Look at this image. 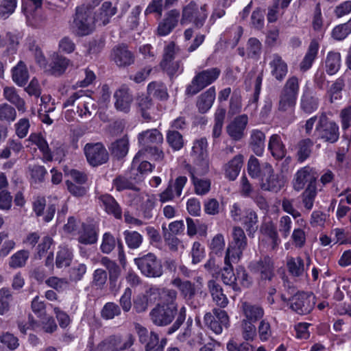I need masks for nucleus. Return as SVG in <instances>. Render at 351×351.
Listing matches in <instances>:
<instances>
[{"instance_id": "f257e3e1", "label": "nucleus", "mask_w": 351, "mask_h": 351, "mask_svg": "<svg viewBox=\"0 0 351 351\" xmlns=\"http://www.w3.org/2000/svg\"><path fill=\"white\" fill-rule=\"evenodd\" d=\"M152 322L158 326H166L169 325L175 317L176 321L167 331L168 335H171L177 331L183 324L186 317V310L184 306L178 309L176 303L158 304L149 313Z\"/></svg>"}, {"instance_id": "f03ea898", "label": "nucleus", "mask_w": 351, "mask_h": 351, "mask_svg": "<svg viewBox=\"0 0 351 351\" xmlns=\"http://www.w3.org/2000/svg\"><path fill=\"white\" fill-rule=\"evenodd\" d=\"M135 341L132 334L125 337L119 335H112L101 341L97 345L90 343L89 351H123L129 350Z\"/></svg>"}, {"instance_id": "7ed1b4c3", "label": "nucleus", "mask_w": 351, "mask_h": 351, "mask_svg": "<svg viewBox=\"0 0 351 351\" xmlns=\"http://www.w3.org/2000/svg\"><path fill=\"white\" fill-rule=\"evenodd\" d=\"M206 5L200 8L193 1L183 7L180 24L184 25L192 23L197 29L202 27L207 19Z\"/></svg>"}, {"instance_id": "20e7f679", "label": "nucleus", "mask_w": 351, "mask_h": 351, "mask_svg": "<svg viewBox=\"0 0 351 351\" xmlns=\"http://www.w3.org/2000/svg\"><path fill=\"white\" fill-rule=\"evenodd\" d=\"M134 263L142 274L148 278H159L163 274V265L160 260L154 254L149 252L136 258Z\"/></svg>"}, {"instance_id": "39448f33", "label": "nucleus", "mask_w": 351, "mask_h": 351, "mask_svg": "<svg viewBox=\"0 0 351 351\" xmlns=\"http://www.w3.org/2000/svg\"><path fill=\"white\" fill-rule=\"evenodd\" d=\"M221 71L215 67L204 70L195 75L186 90L187 95H194L205 87L214 82L219 76Z\"/></svg>"}, {"instance_id": "423d86ee", "label": "nucleus", "mask_w": 351, "mask_h": 351, "mask_svg": "<svg viewBox=\"0 0 351 351\" xmlns=\"http://www.w3.org/2000/svg\"><path fill=\"white\" fill-rule=\"evenodd\" d=\"M318 137L324 142L334 143L339 138V128L337 123L330 120L325 113H322L315 127Z\"/></svg>"}, {"instance_id": "0eeeda50", "label": "nucleus", "mask_w": 351, "mask_h": 351, "mask_svg": "<svg viewBox=\"0 0 351 351\" xmlns=\"http://www.w3.org/2000/svg\"><path fill=\"white\" fill-rule=\"evenodd\" d=\"M204 322L206 326L217 335L222 333L223 329H226L230 326L227 312L219 308H215L212 312L206 313L204 317Z\"/></svg>"}, {"instance_id": "6e6552de", "label": "nucleus", "mask_w": 351, "mask_h": 351, "mask_svg": "<svg viewBox=\"0 0 351 351\" xmlns=\"http://www.w3.org/2000/svg\"><path fill=\"white\" fill-rule=\"evenodd\" d=\"M247 247V238L243 230L234 227L232 231V241L227 249L226 255L228 260L231 257L232 263H237L241 258L243 250Z\"/></svg>"}, {"instance_id": "1a4fd4ad", "label": "nucleus", "mask_w": 351, "mask_h": 351, "mask_svg": "<svg viewBox=\"0 0 351 351\" xmlns=\"http://www.w3.org/2000/svg\"><path fill=\"white\" fill-rule=\"evenodd\" d=\"M290 300V308L298 315L310 313L315 304V296L313 293H298Z\"/></svg>"}, {"instance_id": "9d476101", "label": "nucleus", "mask_w": 351, "mask_h": 351, "mask_svg": "<svg viewBox=\"0 0 351 351\" xmlns=\"http://www.w3.org/2000/svg\"><path fill=\"white\" fill-rule=\"evenodd\" d=\"M84 152L88 162L93 167L105 164L109 159L108 153L101 143H87Z\"/></svg>"}, {"instance_id": "9b49d317", "label": "nucleus", "mask_w": 351, "mask_h": 351, "mask_svg": "<svg viewBox=\"0 0 351 351\" xmlns=\"http://www.w3.org/2000/svg\"><path fill=\"white\" fill-rule=\"evenodd\" d=\"M263 169L261 189L275 193L279 191L285 185L283 177L275 173L272 166L268 162L263 164Z\"/></svg>"}, {"instance_id": "f8f14e48", "label": "nucleus", "mask_w": 351, "mask_h": 351, "mask_svg": "<svg viewBox=\"0 0 351 351\" xmlns=\"http://www.w3.org/2000/svg\"><path fill=\"white\" fill-rule=\"evenodd\" d=\"M73 25L78 29L79 34L82 35L88 34L93 25L91 10L84 5L77 7L73 20Z\"/></svg>"}, {"instance_id": "ddd939ff", "label": "nucleus", "mask_w": 351, "mask_h": 351, "mask_svg": "<svg viewBox=\"0 0 351 351\" xmlns=\"http://www.w3.org/2000/svg\"><path fill=\"white\" fill-rule=\"evenodd\" d=\"M208 142L205 137L194 141L192 154L195 157L196 167H201L200 173L205 174L208 171Z\"/></svg>"}, {"instance_id": "4468645a", "label": "nucleus", "mask_w": 351, "mask_h": 351, "mask_svg": "<svg viewBox=\"0 0 351 351\" xmlns=\"http://www.w3.org/2000/svg\"><path fill=\"white\" fill-rule=\"evenodd\" d=\"M317 174L313 168L306 166L300 169L294 176L293 180V187L294 190L300 191L305 185L315 186L317 185Z\"/></svg>"}, {"instance_id": "2eb2a0df", "label": "nucleus", "mask_w": 351, "mask_h": 351, "mask_svg": "<svg viewBox=\"0 0 351 351\" xmlns=\"http://www.w3.org/2000/svg\"><path fill=\"white\" fill-rule=\"evenodd\" d=\"M249 268L254 273L259 274L262 280L271 281L275 275L274 262L268 256L261 257L258 261H252Z\"/></svg>"}, {"instance_id": "dca6fc26", "label": "nucleus", "mask_w": 351, "mask_h": 351, "mask_svg": "<svg viewBox=\"0 0 351 351\" xmlns=\"http://www.w3.org/2000/svg\"><path fill=\"white\" fill-rule=\"evenodd\" d=\"M100 263L108 271L110 290L114 292L117 291L120 287V283L118 282L121 273L120 267L115 261L106 256L102 257Z\"/></svg>"}, {"instance_id": "f3484780", "label": "nucleus", "mask_w": 351, "mask_h": 351, "mask_svg": "<svg viewBox=\"0 0 351 351\" xmlns=\"http://www.w3.org/2000/svg\"><path fill=\"white\" fill-rule=\"evenodd\" d=\"M247 123L248 117L246 114L236 117L226 127L228 134L234 141L241 140L244 137Z\"/></svg>"}, {"instance_id": "a211bd4d", "label": "nucleus", "mask_w": 351, "mask_h": 351, "mask_svg": "<svg viewBox=\"0 0 351 351\" xmlns=\"http://www.w3.org/2000/svg\"><path fill=\"white\" fill-rule=\"evenodd\" d=\"M114 107L117 110L125 113L130 111L133 96L127 86H122L117 89L114 93Z\"/></svg>"}, {"instance_id": "6ab92c4d", "label": "nucleus", "mask_w": 351, "mask_h": 351, "mask_svg": "<svg viewBox=\"0 0 351 351\" xmlns=\"http://www.w3.org/2000/svg\"><path fill=\"white\" fill-rule=\"evenodd\" d=\"M112 58L119 67H126L134 62V55L126 45L115 47L112 52Z\"/></svg>"}, {"instance_id": "aec40b11", "label": "nucleus", "mask_w": 351, "mask_h": 351, "mask_svg": "<svg viewBox=\"0 0 351 351\" xmlns=\"http://www.w3.org/2000/svg\"><path fill=\"white\" fill-rule=\"evenodd\" d=\"M319 99L316 93L308 87H306L300 99V108L307 114L315 111L319 106Z\"/></svg>"}, {"instance_id": "412c9836", "label": "nucleus", "mask_w": 351, "mask_h": 351, "mask_svg": "<svg viewBox=\"0 0 351 351\" xmlns=\"http://www.w3.org/2000/svg\"><path fill=\"white\" fill-rule=\"evenodd\" d=\"M180 14L176 9L169 11L163 21L160 23L158 27V33L160 36L169 34L177 25Z\"/></svg>"}, {"instance_id": "4be33fe9", "label": "nucleus", "mask_w": 351, "mask_h": 351, "mask_svg": "<svg viewBox=\"0 0 351 351\" xmlns=\"http://www.w3.org/2000/svg\"><path fill=\"white\" fill-rule=\"evenodd\" d=\"M271 58L272 60L269 62L271 74L277 81L282 82L288 73L287 64L278 53L273 54Z\"/></svg>"}, {"instance_id": "5701e85b", "label": "nucleus", "mask_w": 351, "mask_h": 351, "mask_svg": "<svg viewBox=\"0 0 351 351\" xmlns=\"http://www.w3.org/2000/svg\"><path fill=\"white\" fill-rule=\"evenodd\" d=\"M70 61L66 58L54 53L51 56V60L47 68L46 72L55 76H60L64 73L69 66Z\"/></svg>"}, {"instance_id": "b1692460", "label": "nucleus", "mask_w": 351, "mask_h": 351, "mask_svg": "<svg viewBox=\"0 0 351 351\" xmlns=\"http://www.w3.org/2000/svg\"><path fill=\"white\" fill-rule=\"evenodd\" d=\"M232 262L231 257L229 256L228 260L226 255L224 258L225 266L221 269V279L225 285L230 286L234 291H240V287L237 283V276H236L233 271Z\"/></svg>"}, {"instance_id": "393cba45", "label": "nucleus", "mask_w": 351, "mask_h": 351, "mask_svg": "<svg viewBox=\"0 0 351 351\" xmlns=\"http://www.w3.org/2000/svg\"><path fill=\"white\" fill-rule=\"evenodd\" d=\"M208 291L213 302L220 308H225L228 304V299L223 293L221 286L215 280H210L207 283Z\"/></svg>"}, {"instance_id": "a878e982", "label": "nucleus", "mask_w": 351, "mask_h": 351, "mask_svg": "<svg viewBox=\"0 0 351 351\" xmlns=\"http://www.w3.org/2000/svg\"><path fill=\"white\" fill-rule=\"evenodd\" d=\"M138 141L143 148H145L152 146V145L162 143L163 136L157 129L147 130L138 134Z\"/></svg>"}, {"instance_id": "bb28decb", "label": "nucleus", "mask_w": 351, "mask_h": 351, "mask_svg": "<svg viewBox=\"0 0 351 351\" xmlns=\"http://www.w3.org/2000/svg\"><path fill=\"white\" fill-rule=\"evenodd\" d=\"M99 200L108 214L112 215L117 219L121 218V208L112 196L108 194L101 195L99 197Z\"/></svg>"}, {"instance_id": "cd10ccee", "label": "nucleus", "mask_w": 351, "mask_h": 351, "mask_svg": "<svg viewBox=\"0 0 351 351\" xmlns=\"http://www.w3.org/2000/svg\"><path fill=\"white\" fill-rule=\"evenodd\" d=\"M268 149L273 157L277 160L282 159L287 153L285 145L282 143L280 135L272 134L269 140Z\"/></svg>"}, {"instance_id": "c85d7f7f", "label": "nucleus", "mask_w": 351, "mask_h": 351, "mask_svg": "<svg viewBox=\"0 0 351 351\" xmlns=\"http://www.w3.org/2000/svg\"><path fill=\"white\" fill-rule=\"evenodd\" d=\"M112 156L117 160L123 158L128 153L129 140L127 136L112 142L109 147Z\"/></svg>"}, {"instance_id": "c756f323", "label": "nucleus", "mask_w": 351, "mask_h": 351, "mask_svg": "<svg viewBox=\"0 0 351 351\" xmlns=\"http://www.w3.org/2000/svg\"><path fill=\"white\" fill-rule=\"evenodd\" d=\"M201 167H195L190 171L191 179L195 186V193L198 195L206 194L210 188V182L209 180L198 179L196 176L203 175L200 173Z\"/></svg>"}, {"instance_id": "7c9ffc66", "label": "nucleus", "mask_w": 351, "mask_h": 351, "mask_svg": "<svg viewBox=\"0 0 351 351\" xmlns=\"http://www.w3.org/2000/svg\"><path fill=\"white\" fill-rule=\"evenodd\" d=\"M318 49L319 44L317 41L315 39L312 40L308 46L307 52L300 64V69L302 71H306L311 67L317 57Z\"/></svg>"}, {"instance_id": "2f4dec72", "label": "nucleus", "mask_w": 351, "mask_h": 351, "mask_svg": "<svg viewBox=\"0 0 351 351\" xmlns=\"http://www.w3.org/2000/svg\"><path fill=\"white\" fill-rule=\"evenodd\" d=\"M265 135L258 130L252 131L250 145L253 152L260 156L263 154L265 148Z\"/></svg>"}, {"instance_id": "473e14b6", "label": "nucleus", "mask_w": 351, "mask_h": 351, "mask_svg": "<svg viewBox=\"0 0 351 351\" xmlns=\"http://www.w3.org/2000/svg\"><path fill=\"white\" fill-rule=\"evenodd\" d=\"M242 308L245 317L243 320H249L252 323L261 319L264 315L263 308L258 305H252L245 302L242 304Z\"/></svg>"}, {"instance_id": "72a5a7b5", "label": "nucleus", "mask_w": 351, "mask_h": 351, "mask_svg": "<svg viewBox=\"0 0 351 351\" xmlns=\"http://www.w3.org/2000/svg\"><path fill=\"white\" fill-rule=\"evenodd\" d=\"M258 222V216L256 212L251 209L246 210L243 217V224L249 237H253L257 231Z\"/></svg>"}, {"instance_id": "f704fd0d", "label": "nucleus", "mask_w": 351, "mask_h": 351, "mask_svg": "<svg viewBox=\"0 0 351 351\" xmlns=\"http://www.w3.org/2000/svg\"><path fill=\"white\" fill-rule=\"evenodd\" d=\"M313 145V141L308 138L302 139L298 143L296 156L298 162H303L309 158Z\"/></svg>"}, {"instance_id": "c9c22d12", "label": "nucleus", "mask_w": 351, "mask_h": 351, "mask_svg": "<svg viewBox=\"0 0 351 351\" xmlns=\"http://www.w3.org/2000/svg\"><path fill=\"white\" fill-rule=\"evenodd\" d=\"M243 156L241 154L235 156L226 165V176L230 180H234L243 166Z\"/></svg>"}, {"instance_id": "e433bc0d", "label": "nucleus", "mask_w": 351, "mask_h": 351, "mask_svg": "<svg viewBox=\"0 0 351 351\" xmlns=\"http://www.w3.org/2000/svg\"><path fill=\"white\" fill-rule=\"evenodd\" d=\"M215 98V89L214 87H210L206 92L202 93L197 101V106L199 112L202 113L206 112L208 110Z\"/></svg>"}, {"instance_id": "4c0bfd02", "label": "nucleus", "mask_w": 351, "mask_h": 351, "mask_svg": "<svg viewBox=\"0 0 351 351\" xmlns=\"http://www.w3.org/2000/svg\"><path fill=\"white\" fill-rule=\"evenodd\" d=\"M29 140L34 144L36 145L38 149L43 154V157L47 160H52V155L49 147L48 143L43 138V135L40 133H33L29 137Z\"/></svg>"}, {"instance_id": "58836bf2", "label": "nucleus", "mask_w": 351, "mask_h": 351, "mask_svg": "<svg viewBox=\"0 0 351 351\" xmlns=\"http://www.w3.org/2000/svg\"><path fill=\"white\" fill-rule=\"evenodd\" d=\"M97 230L93 225H83V230L80 234L78 241L85 245H92L97 241Z\"/></svg>"}, {"instance_id": "ea45409f", "label": "nucleus", "mask_w": 351, "mask_h": 351, "mask_svg": "<svg viewBox=\"0 0 351 351\" xmlns=\"http://www.w3.org/2000/svg\"><path fill=\"white\" fill-rule=\"evenodd\" d=\"M287 267L290 274L295 277L303 276L305 271L304 262L300 256L288 258Z\"/></svg>"}, {"instance_id": "a19ab883", "label": "nucleus", "mask_w": 351, "mask_h": 351, "mask_svg": "<svg viewBox=\"0 0 351 351\" xmlns=\"http://www.w3.org/2000/svg\"><path fill=\"white\" fill-rule=\"evenodd\" d=\"M3 96L6 100L14 104L19 111L25 110V101L22 98L20 97L14 87H4Z\"/></svg>"}, {"instance_id": "79ce46f5", "label": "nucleus", "mask_w": 351, "mask_h": 351, "mask_svg": "<svg viewBox=\"0 0 351 351\" xmlns=\"http://www.w3.org/2000/svg\"><path fill=\"white\" fill-rule=\"evenodd\" d=\"M297 98L282 91L278 96V110L280 112L293 111L296 105Z\"/></svg>"}, {"instance_id": "37998d69", "label": "nucleus", "mask_w": 351, "mask_h": 351, "mask_svg": "<svg viewBox=\"0 0 351 351\" xmlns=\"http://www.w3.org/2000/svg\"><path fill=\"white\" fill-rule=\"evenodd\" d=\"M326 71L328 75L335 74L341 66V56L338 52L330 51L326 59Z\"/></svg>"}, {"instance_id": "c03bdc74", "label": "nucleus", "mask_w": 351, "mask_h": 351, "mask_svg": "<svg viewBox=\"0 0 351 351\" xmlns=\"http://www.w3.org/2000/svg\"><path fill=\"white\" fill-rule=\"evenodd\" d=\"M171 284L179 289L184 299L195 295V285L189 280L182 281L180 278H176L172 280Z\"/></svg>"}, {"instance_id": "a18cd8bd", "label": "nucleus", "mask_w": 351, "mask_h": 351, "mask_svg": "<svg viewBox=\"0 0 351 351\" xmlns=\"http://www.w3.org/2000/svg\"><path fill=\"white\" fill-rule=\"evenodd\" d=\"M149 156H152L155 160H161L164 157V153L161 150H159L156 146L142 148L134 158L132 165H134L141 157L147 158Z\"/></svg>"}, {"instance_id": "49530a36", "label": "nucleus", "mask_w": 351, "mask_h": 351, "mask_svg": "<svg viewBox=\"0 0 351 351\" xmlns=\"http://www.w3.org/2000/svg\"><path fill=\"white\" fill-rule=\"evenodd\" d=\"M29 75L25 65L20 62L14 67L12 71V79L14 82L20 86L26 84L28 80Z\"/></svg>"}, {"instance_id": "de8ad7c7", "label": "nucleus", "mask_w": 351, "mask_h": 351, "mask_svg": "<svg viewBox=\"0 0 351 351\" xmlns=\"http://www.w3.org/2000/svg\"><path fill=\"white\" fill-rule=\"evenodd\" d=\"M166 139L168 145L174 151H178L184 146L183 136L178 130H168L167 132Z\"/></svg>"}, {"instance_id": "09e8293b", "label": "nucleus", "mask_w": 351, "mask_h": 351, "mask_svg": "<svg viewBox=\"0 0 351 351\" xmlns=\"http://www.w3.org/2000/svg\"><path fill=\"white\" fill-rule=\"evenodd\" d=\"M147 93L160 100H165L168 98L166 86L160 82H152L149 83L147 86Z\"/></svg>"}, {"instance_id": "8fccbe9b", "label": "nucleus", "mask_w": 351, "mask_h": 351, "mask_svg": "<svg viewBox=\"0 0 351 351\" xmlns=\"http://www.w3.org/2000/svg\"><path fill=\"white\" fill-rule=\"evenodd\" d=\"M226 110L218 108L215 114V124L213 128L212 136L213 138H219L221 134L222 128L226 117Z\"/></svg>"}, {"instance_id": "3c124183", "label": "nucleus", "mask_w": 351, "mask_h": 351, "mask_svg": "<svg viewBox=\"0 0 351 351\" xmlns=\"http://www.w3.org/2000/svg\"><path fill=\"white\" fill-rule=\"evenodd\" d=\"M117 12L116 6H113L110 1H105L101 5L100 13L99 15V20L101 21L103 25H106L110 22V19L114 16Z\"/></svg>"}, {"instance_id": "603ef678", "label": "nucleus", "mask_w": 351, "mask_h": 351, "mask_svg": "<svg viewBox=\"0 0 351 351\" xmlns=\"http://www.w3.org/2000/svg\"><path fill=\"white\" fill-rule=\"evenodd\" d=\"M300 90V82L298 77L293 75L289 77L285 82L283 87L282 88V92L289 94L295 98H298V95Z\"/></svg>"}, {"instance_id": "864d4df0", "label": "nucleus", "mask_w": 351, "mask_h": 351, "mask_svg": "<svg viewBox=\"0 0 351 351\" xmlns=\"http://www.w3.org/2000/svg\"><path fill=\"white\" fill-rule=\"evenodd\" d=\"M121 313L120 306L114 302H107L101 311V316L104 319H112Z\"/></svg>"}, {"instance_id": "5fc2aeb1", "label": "nucleus", "mask_w": 351, "mask_h": 351, "mask_svg": "<svg viewBox=\"0 0 351 351\" xmlns=\"http://www.w3.org/2000/svg\"><path fill=\"white\" fill-rule=\"evenodd\" d=\"M72 258L73 254L69 249L66 247H60L56 256V267L58 268H62L69 266Z\"/></svg>"}, {"instance_id": "6e6d98bb", "label": "nucleus", "mask_w": 351, "mask_h": 351, "mask_svg": "<svg viewBox=\"0 0 351 351\" xmlns=\"http://www.w3.org/2000/svg\"><path fill=\"white\" fill-rule=\"evenodd\" d=\"M125 243L130 249H137L143 242L142 235L136 231L125 230L123 232Z\"/></svg>"}, {"instance_id": "4d7b16f0", "label": "nucleus", "mask_w": 351, "mask_h": 351, "mask_svg": "<svg viewBox=\"0 0 351 351\" xmlns=\"http://www.w3.org/2000/svg\"><path fill=\"white\" fill-rule=\"evenodd\" d=\"M316 195L317 185L307 186L302 193V203L306 209L311 210L313 208Z\"/></svg>"}, {"instance_id": "13d9d810", "label": "nucleus", "mask_w": 351, "mask_h": 351, "mask_svg": "<svg viewBox=\"0 0 351 351\" xmlns=\"http://www.w3.org/2000/svg\"><path fill=\"white\" fill-rule=\"evenodd\" d=\"M82 101H83V108L80 106L77 107V113L79 116L81 117H86L87 115L89 117L92 116L97 108V106L95 104L94 100L91 97L85 95Z\"/></svg>"}, {"instance_id": "bf43d9fd", "label": "nucleus", "mask_w": 351, "mask_h": 351, "mask_svg": "<svg viewBox=\"0 0 351 351\" xmlns=\"http://www.w3.org/2000/svg\"><path fill=\"white\" fill-rule=\"evenodd\" d=\"M262 45L256 38H250L247 43V57L252 59H258L261 53Z\"/></svg>"}, {"instance_id": "052dcab7", "label": "nucleus", "mask_w": 351, "mask_h": 351, "mask_svg": "<svg viewBox=\"0 0 351 351\" xmlns=\"http://www.w3.org/2000/svg\"><path fill=\"white\" fill-rule=\"evenodd\" d=\"M29 256V253L27 250H19L14 254L10 258L9 265L12 268H18L23 267Z\"/></svg>"}, {"instance_id": "680f3d73", "label": "nucleus", "mask_w": 351, "mask_h": 351, "mask_svg": "<svg viewBox=\"0 0 351 351\" xmlns=\"http://www.w3.org/2000/svg\"><path fill=\"white\" fill-rule=\"evenodd\" d=\"M344 86V81L341 78H338L334 83H332L327 91V94L330 97V101L331 103H333L335 100L341 98V90Z\"/></svg>"}, {"instance_id": "e2e57ef3", "label": "nucleus", "mask_w": 351, "mask_h": 351, "mask_svg": "<svg viewBox=\"0 0 351 351\" xmlns=\"http://www.w3.org/2000/svg\"><path fill=\"white\" fill-rule=\"evenodd\" d=\"M351 33V19L346 23L336 26L332 32V36L337 40L346 38Z\"/></svg>"}, {"instance_id": "0e129e2a", "label": "nucleus", "mask_w": 351, "mask_h": 351, "mask_svg": "<svg viewBox=\"0 0 351 351\" xmlns=\"http://www.w3.org/2000/svg\"><path fill=\"white\" fill-rule=\"evenodd\" d=\"M160 67L171 78L181 73L183 71L180 61L173 60L167 63L160 64Z\"/></svg>"}, {"instance_id": "69168bd1", "label": "nucleus", "mask_w": 351, "mask_h": 351, "mask_svg": "<svg viewBox=\"0 0 351 351\" xmlns=\"http://www.w3.org/2000/svg\"><path fill=\"white\" fill-rule=\"evenodd\" d=\"M53 241L51 237L49 236H45L42 238L41 241L36 248V253L34 254V258L36 259H41L42 257L50 249Z\"/></svg>"}, {"instance_id": "338daca9", "label": "nucleus", "mask_w": 351, "mask_h": 351, "mask_svg": "<svg viewBox=\"0 0 351 351\" xmlns=\"http://www.w3.org/2000/svg\"><path fill=\"white\" fill-rule=\"evenodd\" d=\"M241 333L245 340L252 341L256 335V328L250 321L242 320Z\"/></svg>"}, {"instance_id": "774afa93", "label": "nucleus", "mask_w": 351, "mask_h": 351, "mask_svg": "<svg viewBox=\"0 0 351 351\" xmlns=\"http://www.w3.org/2000/svg\"><path fill=\"white\" fill-rule=\"evenodd\" d=\"M116 239L110 232H106L102 237V242L100 246L101 251L104 254H110L116 246Z\"/></svg>"}]
</instances>
